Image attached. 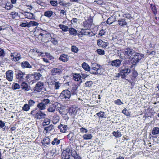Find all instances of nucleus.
I'll use <instances>...</instances> for the list:
<instances>
[{
  "mask_svg": "<svg viewBox=\"0 0 159 159\" xmlns=\"http://www.w3.org/2000/svg\"><path fill=\"white\" fill-rule=\"evenodd\" d=\"M59 27L60 29H61L62 31L64 32H67L69 30V28L68 27L65 25L62 24H60Z\"/></svg>",
  "mask_w": 159,
  "mask_h": 159,
  "instance_id": "obj_28",
  "label": "nucleus"
},
{
  "mask_svg": "<svg viewBox=\"0 0 159 159\" xmlns=\"http://www.w3.org/2000/svg\"><path fill=\"white\" fill-rule=\"evenodd\" d=\"M5 54L4 51L2 49L0 48V57H3Z\"/></svg>",
  "mask_w": 159,
  "mask_h": 159,
  "instance_id": "obj_59",
  "label": "nucleus"
},
{
  "mask_svg": "<svg viewBox=\"0 0 159 159\" xmlns=\"http://www.w3.org/2000/svg\"><path fill=\"white\" fill-rule=\"evenodd\" d=\"M32 75H33L32 76H34L35 80H40L42 76L40 73L38 72L35 73L34 74H32Z\"/></svg>",
  "mask_w": 159,
  "mask_h": 159,
  "instance_id": "obj_27",
  "label": "nucleus"
},
{
  "mask_svg": "<svg viewBox=\"0 0 159 159\" xmlns=\"http://www.w3.org/2000/svg\"><path fill=\"white\" fill-rule=\"evenodd\" d=\"M30 109V106L27 104H25L22 107V110L25 111H27Z\"/></svg>",
  "mask_w": 159,
  "mask_h": 159,
  "instance_id": "obj_41",
  "label": "nucleus"
},
{
  "mask_svg": "<svg viewBox=\"0 0 159 159\" xmlns=\"http://www.w3.org/2000/svg\"><path fill=\"white\" fill-rule=\"evenodd\" d=\"M71 50L72 52L77 53L78 51V48L75 46H72Z\"/></svg>",
  "mask_w": 159,
  "mask_h": 159,
  "instance_id": "obj_50",
  "label": "nucleus"
},
{
  "mask_svg": "<svg viewBox=\"0 0 159 159\" xmlns=\"http://www.w3.org/2000/svg\"><path fill=\"white\" fill-rule=\"evenodd\" d=\"M104 112L102 111H100V112L97 113L96 115L99 117L103 118H105L106 115H104Z\"/></svg>",
  "mask_w": 159,
  "mask_h": 159,
  "instance_id": "obj_42",
  "label": "nucleus"
},
{
  "mask_svg": "<svg viewBox=\"0 0 159 159\" xmlns=\"http://www.w3.org/2000/svg\"><path fill=\"white\" fill-rule=\"evenodd\" d=\"M118 22L119 25L121 26H124L127 24L126 20L124 19H119L118 20Z\"/></svg>",
  "mask_w": 159,
  "mask_h": 159,
  "instance_id": "obj_22",
  "label": "nucleus"
},
{
  "mask_svg": "<svg viewBox=\"0 0 159 159\" xmlns=\"http://www.w3.org/2000/svg\"><path fill=\"white\" fill-rule=\"evenodd\" d=\"M90 73L94 74H102L103 72L102 66L95 63H92Z\"/></svg>",
  "mask_w": 159,
  "mask_h": 159,
  "instance_id": "obj_3",
  "label": "nucleus"
},
{
  "mask_svg": "<svg viewBox=\"0 0 159 159\" xmlns=\"http://www.w3.org/2000/svg\"><path fill=\"white\" fill-rule=\"evenodd\" d=\"M112 134L116 138H119L121 137L122 136L121 132L119 131H117L116 132H113L112 133Z\"/></svg>",
  "mask_w": 159,
  "mask_h": 159,
  "instance_id": "obj_34",
  "label": "nucleus"
},
{
  "mask_svg": "<svg viewBox=\"0 0 159 159\" xmlns=\"http://www.w3.org/2000/svg\"><path fill=\"white\" fill-rule=\"evenodd\" d=\"M53 12L51 11H48L44 13V16L48 18L52 16L53 15Z\"/></svg>",
  "mask_w": 159,
  "mask_h": 159,
  "instance_id": "obj_29",
  "label": "nucleus"
},
{
  "mask_svg": "<svg viewBox=\"0 0 159 159\" xmlns=\"http://www.w3.org/2000/svg\"><path fill=\"white\" fill-rule=\"evenodd\" d=\"M87 29H82L80 32L81 34L84 35H89L91 32L89 31H88Z\"/></svg>",
  "mask_w": 159,
  "mask_h": 159,
  "instance_id": "obj_33",
  "label": "nucleus"
},
{
  "mask_svg": "<svg viewBox=\"0 0 159 159\" xmlns=\"http://www.w3.org/2000/svg\"><path fill=\"white\" fill-rule=\"evenodd\" d=\"M35 103V102L33 100L30 99L29 101V104L28 105L30 107L34 105Z\"/></svg>",
  "mask_w": 159,
  "mask_h": 159,
  "instance_id": "obj_56",
  "label": "nucleus"
},
{
  "mask_svg": "<svg viewBox=\"0 0 159 159\" xmlns=\"http://www.w3.org/2000/svg\"><path fill=\"white\" fill-rule=\"evenodd\" d=\"M58 128L60 129V132L65 133L66 131L67 126L66 125H63L61 124L58 126Z\"/></svg>",
  "mask_w": 159,
  "mask_h": 159,
  "instance_id": "obj_23",
  "label": "nucleus"
},
{
  "mask_svg": "<svg viewBox=\"0 0 159 159\" xmlns=\"http://www.w3.org/2000/svg\"><path fill=\"white\" fill-rule=\"evenodd\" d=\"M55 106L57 107L58 108H59L60 109H61V105L60 103H55Z\"/></svg>",
  "mask_w": 159,
  "mask_h": 159,
  "instance_id": "obj_64",
  "label": "nucleus"
},
{
  "mask_svg": "<svg viewBox=\"0 0 159 159\" xmlns=\"http://www.w3.org/2000/svg\"><path fill=\"white\" fill-rule=\"evenodd\" d=\"M78 20V19L76 18H73L71 20V22L72 24H74L75 23H76Z\"/></svg>",
  "mask_w": 159,
  "mask_h": 159,
  "instance_id": "obj_61",
  "label": "nucleus"
},
{
  "mask_svg": "<svg viewBox=\"0 0 159 159\" xmlns=\"http://www.w3.org/2000/svg\"><path fill=\"white\" fill-rule=\"evenodd\" d=\"M25 16H27V18L30 19L32 18L33 14L32 13L28 12L26 13V14H25Z\"/></svg>",
  "mask_w": 159,
  "mask_h": 159,
  "instance_id": "obj_51",
  "label": "nucleus"
},
{
  "mask_svg": "<svg viewBox=\"0 0 159 159\" xmlns=\"http://www.w3.org/2000/svg\"><path fill=\"white\" fill-rule=\"evenodd\" d=\"M54 129L53 125H51L48 127H45L44 129L46 130L47 132H49Z\"/></svg>",
  "mask_w": 159,
  "mask_h": 159,
  "instance_id": "obj_32",
  "label": "nucleus"
},
{
  "mask_svg": "<svg viewBox=\"0 0 159 159\" xmlns=\"http://www.w3.org/2000/svg\"><path fill=\"white\" fill-rule=\"evenodd\" d=\"M58 3L59 4L64 7L69 6L70 3L69 2H66L64 0H59L58 1Z\"/></svg>",
  "mask_w": 159,
  "mask_h": 159,
  "instance_id": "obj_26",
  "label": "nucleus"
},
{
  "mask_svg": "<svg viewBox=\"0 0 159 159\" xmlns=\"http://www.w3.org/2000/svg\"><path fill=\"white\" fill-rule=\"evenodd\" d=\"M21 87L23 90L26 91H29L30 89V86H29L25 81H22Z\"/></svg>",
  "mask_w": 159,
  "mask_h": 159,
  "instance_id": "obj_16",
  "label": "nucleus"
},
{
  "mask_svg": "<svg viewBox=\"0 0 159 159\" xmlns=\"http://www.w3.org/2000/svg\"><path fill=\"white\" fill-rule=\"evenodd\" d=\"M12 87V89L14 90L19 89L20 88V85L17 83H15L14 84H13Z\"/></svg>",
  "mask_w": 159,
  "mask_h": 159,
  "instance_id": "obj_45",
  "label": "nucleus"
},
{
  "mask_svg": "<svg viewBox=\"0 0 159 159\" xmlns=\"http://www.w3.org/2000/svg\"><path fill=\"white\" fill-rule=\"evenodd\" d=\"M39 24L38 23L35 21H30L29 22V28L32 26H37Z\"/></svg>",
  "mask_w": 159,
  "mask_h": 159,
  "instance_id": "obj_31",
  "label": "nucleus"
},
{
  "mask_svg": "<svg viewBox=\"0 0 159 159\" xmlns=\"http://www.w3.org/2000/svg\"><path fill=\"white\" fill-rule=\"evenodd\" d=\"M68 31L70 34V35L75 36L77 35V30L73 28H69Z\"/></svg>",
  "mask_w": 159,
  "mask_h": 159,
  "instance_id": "obj_20",
  "label": "nucleus"
},
{
  "mask_svg": "<svg viewBox=\"0 0 159 159\" xmlns=\"http://www.w3.org/2000/svg\"><path fill=\"white\" fill-rule=\"evenodd\" d=\"M15 75L16 78L19 81H27L30 82L32 81V84L34 82V80H31L32 75L31 74L26 75L25 72H22L20 70L15 71Z\"/></svg>",
  "mask_w": 159,
  "mask_h": 159,
  "instance_id": "obj_1",
  "label": "nucleus"
},
{
  "mask_svg": "<svg viewBox=\"0 0 159 159\" xmlns=\"http://www.w3.org/2000/svg\"><path fill=\"white\" fill-rule=\"evenodd\" d=\"M114 103L118 105H121L123 104V102L119 99H117V100L115 101Z\"/></svg>",
  "mask_w": 159,
  "mask_h": 159,
  "instance_id": "obj_53",
  "label": "nucleus"
},
{
  "mask_svg": "<svg viewBox=\"0 0 159 159\" xmlns=\"http://www.w3.org/2000/svg\"><path fill=\"white\" fill-rule=\"evenodd\" d=\"M127 109L125 108L122 111V112L127 116H129L130 114L128 112H127Z\"/></svg>",
  "mask_w": 159,
  "mask_h": 159,
  "instance_id": "obj_57",
  "label": "nucleus"
},
{
  "mask_svg": "<svg viewBox=\"0 0 159 159\" xmlns=\"http://www.w3.org/2000/svg\"><path fill=\"white\" fill-rule=\"evenodd\" d=\"M21 66L23 69L31 68L32 67V66L27 61H24L21 63Z\"/></svg>",
  "mask_w": 159,
  "mask_h": 159,
  "instance_id": "obj_17",
  "label": "nucleus"
},
{
  "mask_svg": "<svg viewBox=\"0 0 159 159\" xmlns=\"http://www.w3.org/2000/svg\"><path fill=\"white\" fill-rule=\"evenodd\" d=\"M93 84V83L92 81H88L85 83V86L86 87H90L92 86Z\"/></svg>",
  "mask_w": 159,
  "mask_h": 159,
  "instance_id": "obj_48",
  "label": "nucleus"
},
{
  "mask_svg": "<svg viewBox=\"0 0 159 159\" xmlns=\"http://www.w3.org/2000/svg\"><path fill=\"white\" fill-rule=\"evenodd\" d=\"M71 96L70 92L67 89L63 90L60 94L59 97L61 99L68 100Z\"/></svg>",
  "mask_w": 159,
  "mask_h": 159,
  "instance_id": "obj_7",
  "label": "nucleus"
},
{
  "mask_svg": "<svg viewBox=\"0 0 159 159\" xmlns=\"http://www.w3.org/2000/svg\"><path fill=\"white\" fill-rule=\"evenodd\" d=\"M30 114L37 119H39L44 118L46 116L45 113L42 112L41 111H37L36 110L32 111Z\"/></svg>",
  "mask_w": 159,
  "mask_h": 159,
  "instance_id": "obj_6",
  "label": "nucleus"
},
{
  "mask_svg": "<svg viewBox=\"0 0 159 159\" xmlns=\"http://www.w3.org/2000/svg\"><path fill=\"white\" fill-rule=\"evenodd\" d=\"M10 4V2H7L5 6V8L9 10L11 9L13 7V5L12 4Z\"/></svg>",
  "mask_w": 159,
  "mask_h": 159,
  "instance_id": "obj_47",
  "label": "nucleus"
},
{
  "mask_svg": "<svg viewBox=\"0 0 159 159\" xmlns=\"http://www.w3.org/2000/svg\"><path fill=\"white\" fill-rule=\"evenodd\" d=\"M20 26L21 27H27L29 28V22H27V21L25 20H24L23 21V22H21Z\"/></svg>",
  "mask_w": 159,
  "mask_h": 159,
  "instance_id": "obj_36",
  "label": "nucleus"
},
{
  "mask_svg": "<svg viewBox=\"0 0 159 159\" xmlns=\"http://www.w3.org/2000/svg\"><path fill=\"white\" fill-rule=\"evenodd\" d=\"M70 153V156L71 155L73 157L77 155L76 152L74 150H71Z\"/></svg>",
  "mask_w": 159,
  "mask_h": 159,
  "instance_id": "obj_54",
  "label": "nucleus"
},
{
  "mask_svg": "<svg viewBox=\"0 0 159 159\" xmlns=\"http://www.w3.org/2000/svg\"><path fill=\"white\" fill-rule=\"evenodd\" d=\"M70 150L66 149L63 150L61 154V157L62 159H71L70 156Z\"/></svg>",
  "mask_w": 159,
  "mask_h": 159,
  "instance_id": "obj_10",
  "label": "nucleus"
},
{
  "mask_svg": "<svg viewBox=\"0 0 159 159\" xmlns=\"http://www.w3.org/2000/svg\"><path fill=\"white\" fill-rule=\"evenodd\" d=\"M57 80H55L54 81V83L52 84L55 85V89H58L59 87L61 86V84L59 82L57 81Z\"/></svg>",
  "mask_w": 159,
  "mask_h": 159,
  "instance_id": "obj_35",
  "label": "nucleus"
},
{
  "mask_svg": "<svg viewBox=\"0 0 159 159\" xmlns=\"http://www.w3.org/2000/svg\"><path fill=\"white\" fill-rule=\"evenodd\" d=\"M11 59L12 61H18L21 59V55L20 53L17 52H14L11 53Z\"/></svg>",
  "mask_w": 159,
  "mask_h": 159,
  "instance_id": "obj_11",
  "label": "nucleus"
},
{
  "mask_svg": "<svg viewBox=\"0 0 159 159\" xmlns=\"http://www.w3.org/2000/svg\"><path fill=\"white\" fill-rule=\"evenodd\" d=\"M55 110V106L52 105H49V107L48 109V111L49 112H54Z\"/></svg>",
  "mask_w": 159,
  "mask_h": 159,
  "instance_id": "obj_38",
  "label": "nucleus"
},
{
  "mask_svg": "<svg viewBox=\"0 0 159 159\" xmlns=\"http://www.w3.org/2000/svg\"><path fill=\"white\" fill-rule=\"evenodd\" d=\"M69 59V57L67 55L63 54L61 55L59 58V59L63 62L67 61Z\"/></svg>",
  "mask_w": 159,
  "mask_h": 159,
  "instance_id": "obj_21",
  "label": "nucleus"
},
{
  "mask_svg": "<svg viewBox=\"0 0 159 159\" xmlns=\"http://www.w3.org/2000/svg\"><path fill=\"white\" fill-rule=\"evenodd\" d=\"M120 73H121V78L125 79V77L126 76L131 72V70L129 68L125 67L123 68L122 67L120 68Z\"/></svg>",
  "mask_w": 159,
  "mask_h": 159,
  "instance_id": "obj_9",
  "label": "nucleus"
},
{
  "mask_svg": "<svg viewBox=\"0 0 159 159\" xmlns=\"http://www.w3.org/2000/svg\"><path fill=\"white\" fill-rule=\"evenodd\" d=\"M122 61V60L119 59H116L112 61H111V65L113 66L119 67L120 66Z\"/></svg>",
  "mask_w": 159,
  "mask_h": 159,
  "instance_id": "obj_14",
  "label": "nucleus"
},
{
  "mask_svg": "<svg viewBox=\"0 0 159 159\" xmlns=\"http://www.w3.org/2000/svg\"><path fill=\"white\" fill-rule=\"evenodd\" d=\"M108 43L107 42H104L101 39H99L97 40V44L102 48H106L108 45Z\"/></svg>",
  "mask_w": 159,
  "mask_h": 159,
  "instance_id": "obj_15",
  "label": "nucleus"
},
{
  "mask_svg": "<svg viewBox=\"0 0 159 159\" xmlns=\"http://www.w3.org/2000/svg\"><path fill=\"white\" fill-rule=\"evenodd\" d=\"M82 25L86 29H88L89 27V23L87 21H84L82 23Z\"/></svg>",
  "mask_w": 159,
  "mask_h": 159,
  "instance_id": "obj_44",
  "label": "nucleus"
},
{
  "mask_svg": "<svg viewBox=\"0 0 159 159\" xmlns=\"http://www.w3.org/2000/svg\"><path fill=\"white\" fill-rule=\"evenodd\" d=\"M134 52L135 51L132 49L128 48L124 49L121 52L118 53V54L121 59H131L132 58Z\"/></svg>",
  "mask_w": 159,
  "mask_h": 159,
  "instance_id": "obj_2",
  "label": "nucleus"
},
{
  "mask_svg": "<svg viewBox=\"0 0 159 159\" xmlns=\"http://www.w3.org/2000/svg\"><path fill=\"white\" fill-rule=\"evenodd\" d=\"M92 135L91 134H85L83 136V138L85 140L90 139H92Z\"/></svg>",
  "mask_w": 159,
  "mask_h": 159,
  "instance_id": "obj_30",
  "label": "nucleus"
},
{
  "mask_svg": "<svg viewBox=\"0 0 159 159\" xmlns=\"http://www.w3.org/2000/svg\"><path fill=\"white\" fill-rule=\"evenodd\" d=\"M143 58V54L134 52L131 59H133L132 62L133 64L134 65H136L139 61Z\"/></svg>",
  "mask_w": 159,
  "mask_h": 159,
  "instance_id": "obj_5",
  "label": "nucleus"
},
{
  "mask_svg": "<svg viewBox=\"0 0 159 159\" xmlns=\"http://www.w3.org/2000/svg\"><path fill=\"white\" fill-rule=\"evenodd\" d=\"M59 67V68H55L52 69L51 70V73L53 75H55L56 74L59 75L62 73V71L60 69L62 68V66H60Z\"/></svg>",
  "mask_w": 159,
  "mask_h": 159,
  "instance_id": "obj_13",
  "label": "nucleus"
},
{
  "mask_svg": "<svg viewBox=\"0 0 159 159\" xmlns=\"http://www.w3.org/2000/svg\"><path fill=\"white\" fill-rule=\"evenodd\" d=\"M81 75L82 76H81V79H84L85 78L87 77L88 76H89V75L85 74L82 73Z\"/></svg>",
  "mask_w": 159,
  "mask_h": 159,
  "instance_id": "obj_62",
  "label": "nucleus"
},
{
  "mask_svg": "<svg viewBox=\"0 0 159 159\" xmlns=\"http://www.w3.org/2000/svg\"><path fill=\"white\" fill-rule=\"evenodd\" d=\"M105 33V32H104V30H102L100 31L98 35L100 36H102Z\"/></svg>",
  "mask_w": 159,
  "mask_h": 159,
  "instance_id": "obj_60",
  "label": "nucleus"
},
{
  "mask_svg": "<svg viewBox=\"0 0 159 159\" xmlns=\"http://www.w3.org/2000/svg\"><path fill=\"white\" fill-rule=\"evenodd\" d=\"M10 15H12V18L14 19L18 15V13L15 11H13L11 13Z\"/></svg>",
  "mask_w": 159,
  "mask_h": 159,
  "instance_id": "obj_55",
  "label": "nucleus"
},
{
  "mask_svg": "<svg viewBox=\"0 0 159 159\" xmlns=\"http://www.w3.org/2000/svg\"><path fill=\"white\" fill-rule=\"evenodd\" d=\"M52 101L50 97L46 98L42 100L41 102L38 103L37 107L40 110H44L47 107H48L51 104Z\"/></svg>",
  "mask_w": 159,
  "mask_h": 159,
  "instance_id": "obj_4",
  "label": "nucleus"
},
{
  "mask_svg": "<svg viewBox=\"0 0 159 159\" xmlns=\"http://www.w3.org/2000/svg\"><path fill=\"white\" fill-rule=\"evenodd\" d=\"M80 131L82 133H87L88 131L87 129L85 128L82 127L80 129Z\"/></svg>",
  "mask_w": 159,
  "mask_h": 159,
  "instance_id": "obj_58",
  "label": "nucleus"
},
{
  "mask_svg": "<svg viewBox=\"0 0 159 159\" xmlns=\"http://www.w3.org/2000/svg\"><path fill=\"white\" fill-rule=\"evenodd\" d=\"M58 3L56 0H52L50 1L51 4L54 6H57Z\"/></svg>",
  "mask_w": 159,
  "mask_h": 159,
  "instance_id": "obj_49",
  "label": "nucleus"
},
{
  "mask_svg": "<svg viewBox=\"0 0 159 159\" xmlns=\"http://www.w3.org/2000/svg\"><path fill=\"white\" fill-rule=\"evenodd\" d=\"M13 72L11 70H9L6 73L7 79L9 81H12L13 79Z\"/></svg>",
  "mask_w": 159,
  "mask_h": 159,
  "instance_id": "obj_12",
  "label": "nucleus"
},
{
  "mask_svg": "<svg viewBox=\"0 0 159 159\" xmlns=\"http://www.w3.org/2000/svg\"><path fill=\"white\" fill-rule=\"evenodd\" d=\"M44 83L41 81H39L35 85L34 88V92H40L43 91L45 89Z\"/></svg>",
  "mask_w": 159,
  "mask_h": 159,
  "instance_id": "obj_8",
  "label": "nucleus"
},
{
  "mask_svg": "<svg viewBox=\"0 0 159 159\" xmlns=\"http://www.w3.org/2000/svg\"><path fill=\"white\" fill-rule=\"evenodd\" d=\"M50 122V120L48 118L45 119L43 123V126H45L49 124Z\"/></svg>",
  "mask_w": 159,
  "mask_h": 159,
  "instance_id": "obj_37",
  "label": "nucleus"
},
{
  "mask_svg": "<svg viewBox=\"0 0 159 159\" xmlns=\"http://www.w3.org/2000/svg\"><path fill=\"white\" fill-rule=\"evenodd\" d=\"M115 20L113 16H111L107 20V23L108 24H111L114 22Z\"/></svg>",
  "mask_w": 159,
  "mask_h": 159,
  "instance_id": "obj_40",
  "label": "nucleus"
},
{
  "mask_svg": "<svg viewBox=\"0 0 159 159\" xmlns=\"http://www.w3.org/2000/svg\"><path fill=\"white\" fill-rule=\"evenodd\" d=\"M60 143V140L58 139L57 138H55L52 143H51L52 145H54L55 144L56 145H58Z\"/></svg>",
  "mask_w": 159,
  "mask_h": 159,
  "instance_id": "obj_43",
  "label": "nucleus"
},
{
  "mask_svg": "<svg viewBox=\"0 0 159 159\" xmlns=\"http://www.w3.org/2000/svg\"><path fill=\"white\" fill-rule=\"evenodd\" d=\"M73 78L75 81H81L80 83L82 82V81L81 80V76L79 74H75L73 75Z\"/></svg>",
  "mask_w": 159,
  "mask_h": 159,
  "instance_id": "obj_19",
  "label": "nucleus"
},
{
  "mask_svg": "<svg viewBox=\"0 0 159 159\" xmlns=\"http://www.w3.org/2000/svg\"><path fill=\"white\" fill-rule=\"evenodd\" d=\"M159 133V128L158 127H155L153 128L152 133L153 135L158 134Z\"/></svg>",
  "mask_w": 159,
  "mask_h": 159,
  "instance_id": "obj_39",
  "label": "nucleus"
},
{
  "mask_svg": "<svg viewBox=\"0 0 159 159\" xmlns=\"http://www.w3.org/2000/svg\"><path fill=\"white\" fill-rule=\"evenodd\" d=\"M5 125V123L2 121H0V127L2 128Z\"/></svg>",
  "mask_w": 159,
  "mask_h": 159,
  "instance_id": "obj_63",
  "label": "nucleus"
},
{
  "mask_svg": "<svg viewBox=\"0 0 159 159\" xmlns=\"http://www.w3.org/2000/svg\"><path fill=\"white\" fill-rule=\"evenodd\" d=\"M50 140L48 137H46L44 138L43 141L41 142L42 143L43 145L46 146L50 144Z\"/></svg>",
  "mask_w": 159,
  "mask_h": 159,
  "instance_id": "obj_24",
  "label": "nucleus"
},
{
  "mask_svg": "<svg viewBox=\"0 0 159 159\" xmlns=\"http://www.w3.org/2000/svg\"><path fill=\"white\" fill-rule=\"evenodd\" d=\"M82 66L85 70L88 71H90V67L89 65L85 62H84L82 63Z\"/></svg>",
  "mask_w": 159,
  "mask_h": 159,
  "instance_id": "obj_25",
  "label": "nucleus"
},
{
  "mask_svg": "<svg viewBox=\"0 0 159 159\" xmlns=\"http://www.w3.org/2000/svg\"><path fill=\"white\" fill-rule=\"evenodd\" d=\"M59 120L58 116H56L55 117H54L52 120V122L53 124H56L57 123L59 122Z\"/></svg>",
  "mask_w": 159,
  "mask_h": 159,
  "instance_id": "obj_46",
  "label": "nucleus"
},
{
  "mask_svg": "<svg viewBox=\"0 0 159 159\" xmlns=\"http://www.w3.org/2000/svg\"><path fill=\"white\" fill-rule=\"evenodd\" d=\"M78 88V86L75 84L72 85L71 90V93L72 95H77Z\"/></svg>",
  "mask_w": 159,
  "mask_h": 159,
  "instance_id": "obj_18",
  "label": "nucleus"
},
{
  "mask_svg": "<svg viewBox=\"0 0 159 159\" xmlns=\"http://www.w3.org/2000/svg\"><path fill=\"white\" fill-rule=\"evenodd\" d=\"M97 53L99 55H104L105 53V52L104 50L101 49H98L97 50Z\"/></svg>",
  "mask_w": 159,
  "mask_h": 159,
  "instance_id": "obj_52",
  "label": "nucleus"
}]
</instances>
